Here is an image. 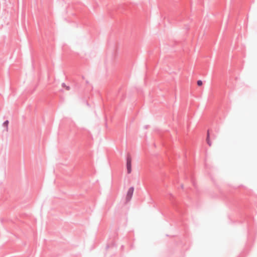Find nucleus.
Instances as JSON below:
<instances>
[{
	"label": "nucleus",
	"mask_w": 257,
	"mask_h": 257,
	"mask_svg": "<svg viewBox=\"0 0 257 257\" xmlns=\"http://www.w3.org/2000/svg\"><path fill=\"white\" fill-rule=\"evenodd\" d=\"M126 168L127 173H131L132 172V159L130 156L127 158Z\"/></svg>",
	"instance_id": "obj_1"
},
{
	"label": "nucleus",
	"mask_w": 257,
	"mask_h": 257,
	"mask_svg": "<svg viewBox=\"0 0 257 257\" xmlns=\"http://www.w3.org/2000/svg\"><path fill=\"white\" fill-rule=\"evenodd\" d=\"M134 189L133 187H131L128 190L127 195H126V199L127 200H130L131 199V198L133 196V193H134Z\"/></svg>",
	"instance_id": "obj_2"
},
{
	"label": "nucleus",
	"mask_w": 257,
	"mask_h": 257,
	"mask_svg": "<svg viewBox=\"0 0 257 257\" xmlns=\"http://www.w3.org/2000/svg\"><path fill=\"white\" fill-rule=\"evenodd\" d=\"M207 142L209 146H211V142L210 140H209L208 135L207 138Z\"/></svg>",
	"instance_id": "obj_3"
},
{
	"label": "nucleus",
	"mask_w": 257,
	"mask_h": 257,
	"mask_svg": "<svg viewBox=\"0 0 257 257\" xmlns=\"http://www.w3.org/2000/svg\"><path fill=\"white\" fill-rule=\"evenodd\" d=\"M197 85L198 86H201L202 85V81L201 80H198L197 81Z\"/></svg>",
	"instance_id": "obj_4"
},
{
	"label": "nucleus",
	"mask_w": 257,
	"mask_h": 257,
	"mask_svg": "<svg viewBox=\"0 0 257 257\" xmlns=\"http://www.w3.org/2000/svg\"><path fill=\"white\" fill-rule=\"evenodd\" d=\"M8 123H9V121H8V120H7V121H6L5 122V123H5V124L7 125V124H8Z\"/></svg>",
	"instance_id": "obj_5"
}]
</instances>
